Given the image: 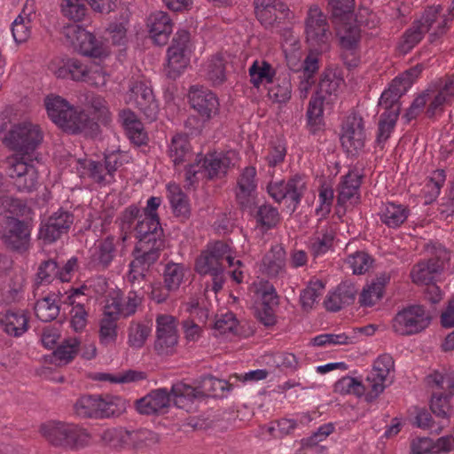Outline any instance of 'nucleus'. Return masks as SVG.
<instances>
[{
    "mask_svg": "<svg viewBox=\"0 0 454 454\" xmlns=\"http://www.w3.org/2000/svg\"><path fill=\"white\" fill-rule=\"evenodd\" d=\"M143 296L135 291L129 292L123 303H121L117 299H113L112 302L107 304L108 306L116 307L120 310V315H123L125 317L134 315L141 305Z\"/></svg>",
    "mask_w": 454,
    "mask_h": 454,
    "instance_id": "052dcab7",
    "label": "nucleus"
},
{
    "mask_svg": "<svg viewBox=\"0 0 454 454\" xmlns=\"http://www.w3.org/2000/svg\"><path fill=\"white\" fill-rule=\"evenodd\" d=\"M127 429L124 427L106 428L99 434V443L115 451L127 450Z\"/></svg>",
    "mask_w": 454,
    "mask_h": 454,
    "instance_id": "a19ab883",
    "label": "nucleus"
},
{
    "mask_svg": "<svg viewBox=\"0 0 454 454\" xmlns=\"http://www.w3.org/2000/svg\"><path fill=\"white\" fill-rule=\"evenodd\" d=\"M364 121L360 115L351 114L341 123L340 139L348 153L356 154L365 145Z\"/></svg>",
    "mask_w": 454,
    "mask_h": 454,
    "instance_id": "ddd939ff",
    "label": "nucleus"
},
{
    "mask_svg": "<svg viewBox=\"0 0 454 454\" xmlns=\"http://www.w3.org/2000/svg\"><path fill=\"white\" fill-rule=\"evenodd\" d=\"M176 319L168 314L156 317V339L154 350L160 356H170L176 352L178 344Z\"/></svg>",
    "mask_w": 454,
    "mask_h": 454,
    "instance_id": "f8f14e48",
    "label": "nucleus"
},
{
    "mask_svg": "<svg viewBox=\"0 0 454 454\" xmlns=\"http://www.w3.org/2000/svg\"><path fill=\"white\" fill-rule=\"evenodd\" d=\"M356 289L352 283H340L334 292L329 294L325 301L327 310L338 311L345 305H348L355 300Z\"/></svg>",
    "mask_w": 454,
    "mask_h": 454,
    "instance_id": "2f4dec72",
    "label": "nucleus"
},
{
    "mask_svg": "<svg viewBox=\"0 0 454 454\" xmlns=\"http://www.w3.org/2000/svg\"><path fill=\"white\" fill-rule=\"evenodd\" d=\"M255 14L266 28L278 27L290 14L288 6L279 0H254Z\"/></svg>",
    "mask_w": 454,
    "mask_h": 454,
    "instance_id": "a211bd4d",
    "label": "nucleus"
},
{
    "mask_svg": "<svg viewBox=\"0 0 454 454\" xmlns=\"http://www.w3.org/2000/svg\"><path fill=\"white\" fill-rule=\"evenodd\" d=\"M394 368V360L388 354H383L374 361L371 370V400L392 383Z\"/></svg>",
    "mask_w": 454,
    "mask_h": 454,
    "instance_id": "6ab92c4d",
    "label": "nucleus"
},
{
    "mask_svg": "<svg viewBox=\"0 0 454 454\" xmlns=\"http://www.w3.org/2000/svg\"><path fill=\"white\" fill-rule=\"evenodd\" d=\"M30 13H25V10L20 13L12 24V33L14 41L17 43L26 42L30 36L31 28Z\"/></svg>",
    "mask_w": 454,
    "mask_h": 454,
    "instance_id": "6e6d98bb",
    "label": "nucleus"
},
{
    "mask_svg": "<svg viewBox=\"0 0 454 454\" xmlns=\"http://www.w3.org/2000/svg\"><path fill=\"white\" fill-rule=\"evenodd\" d=\"M319 98L312 97L307 109V124L310 133L317 134L324 127L323 104Z\"/></svg>",
    "mask_w": 454,
    "mask_h": 454,
    "instance_id": "c03bdc74",
    "label": "nucleus"
},
{
    "mask_svg": "<svg viewBox=\"0 0 454 454\" xmlns=\"http://www.w3.org/2000/svg\"><path fill=\"white\" fill-rule=\"evenodd\" d=\"M74 412L82 419H100V395H85L80 396L73 405Z\"/></svg>",
    "mask_w": 454,
    "mask_h": 454,
    "instance_id": "e433bc0d",
    "label": "nucleus"
},
{
    "mask_svg": "<svg viewBox=\"0 0 454 454\" xmlns=\"http://www.w3.org/2000/svg\"><path fill=\"white\" fill-rule=\"evenodd\" d=\"M450 260L449 252L442 247L435 248L434 254L431 258L420 261L416 263L411 271V277L414 283L419 285H428L434 280Z\"/></svg>",
    "mask_w": 454,
    "mask_h": 454,
    "instance_id": "2eb2a0df",
    "label": "nucleus"
},
{
    "mask_svg": "<svg viewBox=\"0 0 454 454\" xmlns=\"http://www.w3.org/2000/svg\"><path fill=\"white\" fill-rule=\"evenodd\" d=\"M114 238L107 237L98 242L91 252L90 265L97 270H106L114 258Z\"/></svg>",
    "mask_w": 454,
    "mask_h": 454,
    "instance_id": "473e14b6",
    "label": "nucleus"
},
{
    "mask_svg": "<svg viewBox=\"0 0 454 454\" xmlns=\"http://www.w3.org/2000/svg\"><path fill=\"white\" fill-rule=\"evenodd\" d=\"M189 64L186 51L169 47L168 50V67L171 76L178 75Z\"/></svg>",
    "mask_w": 454,
    "mask_h": 454,
    "instance_id": "680f3d73",
    "label": "nucleus"
},
{
    "mask_svg": "<svg viewBox=\"0 0 454 454\" xmlns=\"http://www.w3.org/2000/svg\"><path fill=\"white\" fill-rule=\"evenodd\" d=\"M286 200H290L295 207L300 203L301 197L306 190V183L301 176H295L290 178L286 183Z\"/></svg>",
    "mask_w": 454,
    "mask_h": 454,
    "instance_id": "774afa93",
    "label": "nucleus"
},
{
    "mask_svg": "<svg viewBox=\"0 0 454 454\" xmlns=\"http://www.w3.org/2000/svg\"><path fill=\"white\" fill-rule=\"evenodd\" d=\"M256 188V169L252 166L246 167L238 177L236 189V200L242 209L252 210L255 204Z\"/></svg>",
    "mask_w": 454,
    "mask_h": 454,
    "instance_id": "aec40b11",
    "label": "nucleus"
},
{
    "mask_svg": "<svg viewBox=\"0 0 454 454\" xmlns=\"http://www.w3.org/2000/svg\"><path fill=\"white\" fill-rule=\"evenodd\" d=\"M79 341L75 338L65 340L53 352V356L59 364L70 362L78 352Z\"/></svg>",
    "mask_w": 454,
    "mask_h": 454,
    "instance_id": "0e129e2a",
    "label": "nucleus"
},
{
    "mask_svg": "<svg viewBox=\"0 0 454 454\" xmlns=\"http://www.w3.org/2000/svg\"><path fill=\"white\" fill-rule=\"evenodd\" d=\"M227 243L223 241H215L208 244L207 248L201 252L195 262V270L203 277L209 276L210 281H205V293L209 288L217 294L223 289L225 282L224 266L223 264V256L226 255Z\"/></svg>",
    "mask_w": 454,
    "mask_h": 454,
    "instance_id": "39448f33",
    "label": "nucleus"
},
{
    "mask_svg": "<svg viewBox=\"0 0 454 454\" xmlns=\"http://www.w3.org/2000/svg\"><path fill=\"white\" fill-rule=\"evenodd\" d=\"M126 401L120 396L100 395V419L118 417L126 411Z\"/></svg>",
    "mask_w": 454,
    "mask_h": 454,
    "instance_id": "de8ad7c7",
    "label": "nucleus"
},
{
    "mask_svg": "<svg viewBox=\"0 0 454 454\" xmlns=\"http://www.w3.org/2000/svg\"><path fill=\"white\" fill-rule=\"evenodd\" d=\"M428 106L426 115L432 119L437 114H442L444 106L451 103L454 98V76H447L432 82L427 89Z\"/></svg>",
    "mask_w": 454,
    "mask_h": 454,
    "instance_id": "9b49d317",
    "label": "nucleus"
},
{
    "mask_svg": "<svg viewBox=\"0 0 454 454\" xmlns=\"http://www.w3.org/2000/svg\"><path fill=\"white\" fill-rule=\"evenodd\" d=\"M332 19L336 27L340 46L346 50L355 49L359 43L361 35L354 15Z\"/></svg>",
    "mask_w": 454,
    "mask_h": 454,
    "instance_id": "b1692460",
    "label": "nucleus"
},
{
    "mask_svg": "<svg viewBox=\"0 0 454 454\" xmlns=\"http://www.w3.org/2000/svg\"><path fill=\"white\" fill-rule=\"evenodd\" d=\"M127 450H140L147 446L149 442L158 441L157 435L146 429L128 430L127 429Z\"/></svg>",
    "mask_w": 454,
    "mask_h": 454,
    "instance_id": "864d4df0",
    "label": "nucleus"
},
{
    "mask_svg": "<svg viewBox=\"0 0 454 454\" xmlns=\"http://www.w3.org/2000/svg\"><path fill=\"white\" fill-rule=\"evenodd\" d=\"M185 267L181 263L168 262L163 270V282L168 290L177 291L184 280Z\"/></svg>",
    "mask_w": 454,
    "mask_h": 454,
    "instance_id": "603ef678",
    "label": "nucleus"
},
{
    "mask_svg": "<svg viewBox=\"0 0 454 454\" xmlns=\"http://www.w3.org/2000/svg\"><path fill=\"white\" fill-rule=\"evenodd\" d=\"M89 70L90 65L78 59H68L53 73L58 78L70 77L76 82H84Z\"/></svg>",
    "mask_w": 454,
    "mask_h": 454,
    "instance_id": "c9c22d12",
    "label": "nucleus"
},
{
    "mask_svg": "<svg viewBox=\"0 0 454 454\" xmlns=\"http://www.w3.org/2000/svg\"><path fill=\"white\" fill-rule=\"evenodd\" d=\"M453 394L450 392H434L430 401V409L438 418L444 419L442 424L449 425L450 418L453 415L454 410L450 404V399Z\"/></svg>",
    "mask_w": 454,
    "mask_h": 454,
    "instance_id": "ea45409f",
    "label": "nucleus"
},
{
    "mask_svg": "<svg viewBox=\"0 0 454 454\" xmlns=\"http://www.w3.org/2000/svg\"><path fill=\"white\" fill-rule=\"evenodd\" d=\"M33 156L12 155L7 158L8 176L20 192H31L38 185V171Z\"/></svg>",
    "mask_w": 454,
    "mask_h": 454,
    "instance_id": "6e6552de",
    "label": "nucleus"
},
{
    "mask_svg": "<svg viewBox=\"0 0 454 454\" xmlns=\"http://www.w3.org/2000/svg\"><path fill=\"white\" fill-rule=\"evenodd\" d=\"M325 284L319 279L311 280L308 286L301 292L300 300L304 309H312L319 296L322 295Z\"/></svg>",
    "mask_w": 454,
    "mask_h": 454,
    "instance_id": "bf43d9fd",
    "label": "nucleus"
},
{
    "mask_svg": "<svg viewBox=\"0 0 454 454\" xmlns=\"http://www.w3.org/2000/svg\"><path fill=\"white\" fill-rule=\"evenodd\" d=\"M430 317L422 306H410L398 312L394 319V330L401 335L417 333L426 329Z\"/></svg>",
    "mask_w": 454,
    "mask_h": 454,
    "instance_id": "4468645a",
    "label": "nucleus"
},
{
    "mask_svg": "<svg viewBox=\"0 0 454 454\" xmlns=\"http://www.w3.org/2000/svg\"><path fill=\"white\" fill-rule=\"evenodd\" d=\"M191 107L205 123L219 114V100L215 93L204 87L192 86L188 94Z\"/></svg>",
    "mask_w": 454,
    "mask_h": 454,
    "instance_id": "dca6fc26",
    "label": "nucleus"
},
{
    "mask_svg": "<svg viewBox=\"0 0 454 454\" xmlns=\"http://www.w3.org/2000/svg\"><path fill=\"white\" fill-rule=\"evenodd\" d=\"M397 118L398 115H395V113L381 114L376 139L378 145L385 143V141L389 137L390 133L394 129Z\"/></svg>",
    "mask_w": 454,
    "mask_h": 454,
    "instance_id": "338daca9",
    "label": "nucleus"
},
{
    "mask_svg": "<svg viewBox=\"0 0 454 454\" xmlns=\"http://www.w3.org/2000/svg\"><path fill=\"white\" fill-rule=\"evenodd\" d=\"M307 40L320 51H326L332 38L325 16L317 5H311L305 21Z\"/></svg>",
    "mask_w": 454,
    "mask_h": 454,
    "instance_id": "1a4fd4ad",
    "label": "nucleus"
},
{
    "mask_svg": "<svg viewBox=\"0 0 454 454\" xmlns=\"http://www.w3.org/2000/svg\"><path fill=\"white\" fill-rule=\"evenodd\" d=\"M152 332L148 324L131 322L128 328V344L130 348L138 349L145 346Z\"/></svg>",
    "mask_w": 454,
    "mask_h": 454,
    "instance_id": "49530a36",
    "label": "nucleus"
},
{
    "mask_svg": "<svg viewBox=\"0 0 454 454\" xmlns=\"http://www.w3.org/2000/svg\"><path fill=\"white\" fill-rule=\"evenodd\" d=\"M119 121L132 144L141 146L147 143V133L144 129L143 123L134 112L128 108L121 110L119 112Z\"/></svg>",
    "mask_w": 454,
    "mask_h": 454,
    "instance_id": "cd10ccee",
    "label": "nucleus"
},
{
    "mask_svg": "<svg viewBox=\"0 0 454 454\" xmlns=\"http://www.w3.org/2000/svg\"><path fill=\"white\" fill-rule=\"evenodd\" d=\"M65 34L73 46L82 55L99 58L105 54L102 43L93 34L78 25L66 27Z\"/></svg>",
    "mask_w": 454,
    "mask_h": 454,
    "instance_id": "f3484780",
    "label": "nucleus"
},
{
    "mask_svg": "<svg viewBox=\"0 0 454 454\" xmlns=\"http://www.w3.org/2000/svg\"><path fill=\"white\" fill-rule=\"evenodd\" d=\"M207 76L215 84H220L225 80V65L222 56L215 55L206 66Z\"/></svg>",
    "mask_w": 454,
    "mask_h": 454,
    "instance_id": "e2e57ef3",
    "label": "nucleus"
},
{
    "mask_svg": "<svg viewBox=\"0 0 454 454\" xmlns=\"http://www.w3.org/2000/svg\"><path fill=\"white\" fill-rule=\"evenodd\" d=\"M286 251L280 245H275L262 259V270L270 277H278L285 272Z\"/></svg>",
    "mask_w": 454,
    "mask_h": 454,
    "instance_id": "72a5a7b5",
    "label": "nucleus"
},
{
    "mask_svg": "<svg viewBox=\"0 0 454 454\" xmlns=\"http://www.w3.org/2000/svg\"><path fill=\"white\" fill-rule=\"evenodd\" d=\"M197 396L196 389L182 382L174 384L170 392L166 388L151 391L145 396L136 401L137 411L145 415L165 412L173 399L177 404V398L192 400Z\"/></svg>",
    "mask_w": 454,
    "mask_h": 454,
    "instance_id": "423d86ee",
    "label": "nucleus"
},
{
    "mask_svg": "<svg viewBox=\"0 0 454 454\" xmlns=\"http://www.w3.org/2000/svg\"><path fill=\"white\" fill-rule=\"evenodd\" d=\"M343 81L332 70H325L321 74L318 88L314 97L319 98L326 104H332L337 98Z\"/></svg>",
    "mask_w": 454,
    "mask_h": 454,
    "instance_id": "7c9ffc66",
    "label": "nucleus"
},
{
    "mask_svg": "<svg viewBox=\"0 0 454 454\" xmlns=\"http://www.w3.org/2000/svg\"><path fill=\"white\" fill-rule=\"evenodd\" d=\"M35 313L43 322L54 320L59 313V307L56 302L55 295L44 297L35 305Z\"/></svg>",
    "mask_w": 454,
    "mask_h": 454,
    "instance_id": "8fccbe9b",
    "label": "nucleus"
},
{
    "mask_svg": "<svg viewBox=\"0 0 454 454\" xmlns=\"http://www.w3.org/2000/svg\"><path fill=\"white\" fill-rule=\"evenodd\" d=\"M119 121L132 144L141 146L147 143V133L144 129L143 123L134 112L128 108L121 110L119 112Z\"/></svg>",
    "mask_w": 454,
    "mask_h": 454,
    "instance_id": "bb28decb",
    "label": "nucleus"
},
{
    "mask_svg": "<svg viewBox=\"0 0 454 454\" xmlns=\"http://www.w3.org/2000/svg\"><path fill=\"white\" fill-rule=\"evenodd\" d=\"M78 165L77 169L81 173V176H87L97 183H110L112 181L106 174V164L103 165L90 160H79Z\"/></svg>",
    "mask_w": 454,
    "mask_h": 454,
    "instance_id": "a18cd8bd",
    "label": "nucleus"
},
{
    "mask_svg": "<svg viewBox=\"0 0 454 454\" xmlns=\"http://www.w3.org/2000/svg\"><path fill=\"white\" fill-rule=\"evenodd\" d=\"M74 222V215L62 209L52 214L39 231L40 239L47 243L56 241L63 233H66Z\"/></svg>",
    "mask_w": 454,
    "mask_h": 454,
    "instance_id": "412c9836",
    "label": "nucleus"
},
{
    "mask_svg": "<svg viewBox=\"0 0 454 454\" xmlns=\"http://www.w3.org/2000/svg\"><path fill=\"white\" fill-rule=\"evenodd\" d=\"M427 383L432 388V393H454V375L452 372H434L427 377Z\"/></svg>",
    "mask_w": 454,
    "mask_h": 454,
    "instance_id": "3c124183",
    "label": "nucleus"
},
{
    "mask_svg": "<svg viewBox=\"0 0 454 454\" xmlns=\"http://www.w3.org/2000/svg\"><path fill=\"white\" fill-rule=\"evenodd\" d=\"M168 199L176 216L187 217L190 209L186 195L182 192L181 188L176 184L168 185Z\"/></svg>",
    "mask_w": 454,
    "mask_h": 454,
    "instance_id": "09e8293b",
    "label": "nucleus"
},
{
    "mask_svg": "<svg viewBox=\"0 0 454 454\" xmlns=\"http://www.w3.org/2000/svg\"><path fill=\"white\" fill-rule=\"evenodd\" d=\"M1 239L4 245L12 250H25L29 240V231L24 222L12 218L7 222Z\"/></svg>",
    "mask_w": 454,
    "mask_h": 454,
    "instance_id": "4be33fe9",
    "label": "nucleus"
},
{
    "mask_svg": "<svg viewBox=\"0 0 454 454\" xmlns=\"http://www.w3.org/2000/svg\"><path fill=\"white\" fill-rule=\"evenodd\" d=\"M125 100L128 104L134 105L149 121L157 119L159 104L152 88L142 81L132 82L127 91Z\"/></svg>",
    "mask_w": 454,
    "mask_h": 454,
    "instance_id": "9d476101",
    "label": "nucleus"
},
{
    "mask_svg": "<svg viewBox=\"0 0 454 454\" xmlns=\"http://www.w3.org/2000/svg\"><path fill=\"white\" fill-rule=\"evenodd\" d=\"M120 310L116 307L106 305L99 320L98 338L100 344L109 346L115 343L118 336L117 321Z\"/></svg>",
    "mask_w": 454,
    "mask_h": 454,
    "instance_id": "a878e982",
    "label": "nucleus"
},
{
    "mask_svg": "<svg viewBox=\"0 0 454 454\" xmlns=\"http://www.w3.org/2000/svg\"><path fill=\"white\" fill-rule=\"evenodd\" d=\"M381 221L388 227L395 228L400 226L407 219L409 209L395 203H387L380 212Z\"/></svg>",
    "mask_w": 454,
    "mask_h": 454,
    "instance_id": "37998d69",
    "label": "nucleus"
},
{
    "mask_svg": "<svg viewBox=\"0 0 454 454\" xmlns=\"http://www.w3.org/2000/svg\"><path fill=\"white\" fill-rule=\"evenodd\" d=\"M49 118L59 127L69 133L84 132L94 136L98 133L99 126L89 115L69 104L59 96L51 95L44 99Z\"/></svg>",
    "mask_w": 454,
    "mask_h": 454,
    "instance_id": "7ed1b4c3",
    "label": "nucleus"
},
{
    "mask_svg": "<svg viewBox=\"0 0 454 454\" xmlns=\"http://www.w3.org/2000/svg\"><path fill=\"white\" fill-rule=\"evenodd\" d=\"M333 235L331 231L321 230L310 239L309 248L312 255L317 257L325 254L332 247Z\"/></svg>",
    "mask_w": 454,
    "mask_h": 454,
    "instance_id": "4d7b16f0",
    "label": "nucleus"
},
{
    "mask_svg": "<svg viewBox=\"0 0 454 454\" xmlns=\"http://www.w3.org/2000/svg\"><path fill=\"white\" fill-rule=\"evenodd\" d=\"M147 27L152 39L157 45L162 46L168 43L173 28L168 13L161 11L153 12L147 20Z\"/></svg>",
    "mask_w": 454,
    "mask_h": 454,
    "instance_id": "c85d7f7f",
    "label": "nucleus"
},
{
    "mask_svg": "<svg viewBox=\"0 0 454 454\" xmlns=\"http://www.w3.org/2000/svg\"><path fill=\"white\" fill-rule=\"evenodd\" d=\"M201 168L204 176L208 179L219 177L226 174L231 160L228 157L217 153H208L201 160Z\"/></svg>",
    "mask_w": 454,
    "mask_h": 454,
    "instance_id": "f704fd0d",
    "label": "nucleus"
},
{
    "mask_svg": "<svg viewBox=\"0 0 454 454\" xmlns=\"http://www.w3.org/2000/svg\"><path fill=\"white\" fill-rule=\"evenodd\" d=\"M390 282V275L383 272L376 276V278L371 282V308L377 306L378 310L381 304L382 300L386 294V287Z\"/></svg>",
    "mask_w": 454,
    "mask_h": 454,
    "instance_id": "5fc2aeb1",
    "label": "nucleus"
},
{
    "mask_svg": "<svg viewBox=\"0 0 454 454\" xmlns=\"http://www.w3.org/2000/svg\"><path fill=\"white\" fill-rule=\"evenodd\" d=\"M0 329L12 337H20L28 329V317L22 309H7L0 313Z\"/></svg>",
    "mask_w": 454,
    "mask_h": 454,
    "instance_id": "393cba45",
    "label": "nucleus"
},
{
    "mask_svg": "<svg viewBox=\"0 0 454 454\" xmlns=\"http://www.w3.org/2000/svg\"><path fill=\"white\" fill-rule=\"evenodd\" d=\"M134 231L137 242L127 276L131 283L145 279L150 268L159 260L165 247L163 230L160 219L155 216L139 219Z\"/></svg>",
    "mask_w": 454,
    "mask_h": 454,
    "instance_id": "f257e3e1",
    "label": "nucleus"
},
{
    "mask_svg": "<svg viewBox=\"0 0 454 454\" xmlns=\"http://www.w3.org/2000/svg\"><path fill=\"white\" fill-rule=\"evenodd\" d=\"M361 178L362 176L356 171H351L344 176L343 181L339 185L337 196V205L339 207H345L348 204L352 205L357 202Z\"/></svg>",
    "mask_w": 454,
    "mask_h": 454,
    "instance_id": "c756f323",
    "label": "nucleus"
},
{
    "mask_svg": "<svg viewBox=\"0 0 454 454\" xmlns=\"http://www.w3.org/2000/svg\"><path fill=\"white\" fill-rule=\"evenodd\" d=\"M270 83L268 96L271 100L280 104L290 100L293 90L289 74H280Z\"/></svg>",
    "mask_w": 454,
    "mask_h": 454,
    "instance_id": "58836bf2",
    "label": "nucleus"
},
{
    "mask_svg": "<svg viewBox=\"0 0 454 454\" xmlns=\"http://www.w3.org/2000/svg\"><path fill=\"white\" fill-rule=\"evenodd\" d=\"M168 154L176 166L188 160L192 155L188 137L183 134L175 135L171 139Z\"/></svg>",
    "mask_w": 454,
    "mask_h": 454,
    "instance_id": "79ce46f5",
    "label": "nucleus"
},
{
    "mask_svg": "<svg viewBox=\"0 0 454 454\" xmlns=\"http://www.w3.org/2000/svg\"><path fill=\"white\" fill-rule=\"evenodd\" d=\"M410 82L404 77H395L387 90H385L380 98L379 106L385 109L383 114L399 115L401 106L400 98L406 92Z\"/></svg>",
    "mask_w": 454,
    "mask_h": 454,
    "instance_id": "5701e85b",
    "label": "nucleus"
},
{
    "mask_svg": "<svg viewBox=\"0 0 454 454\" xmlns=\"http://www.w3.org/2000/svg\"><path fill=\"white\" fill-rule=\"evenodd\" d=\"M43 141V132L38 125L29 121L15 124L12 127L4 142L15 155L33 156L35 150Z\"/></svg>",
    "mask_w": 454,
    "mask_h": 454,
    "instance_id": "0eeeda50",
    "label": "nucleus"
},
{
    "mask_svg": "<svg viewBox=\"0 0 454 454\" xmlns=\"http://www.w3.org/2000/svg\"><path fill=\"white\" fill-rule=\"evenodd\" d=\"M451 20L449 14L442 13L441 5L427 6L419 19L404 31L398 43L400 53L407 54L418 45L430 30L429 39L435 41L447 31V25Z\"/></svg>",
    "mask_w": 454,
    "mask_h": 454,
    "instance_id": "f03ea898",
    "label": "nucleus"
},
{
    "mask_svg": "<svg viewBox=\"0 0 454 454\" xmlns=\"http://www.w3.org/2000/svg\"><path fill=\"white\" fill-rule=\"evenodd\" d=\"M250 82L254 87L259 88L262 84L272 82L276 70L271 64L265 60H254L248 69Z\"/></svg>",
    "mask_w": 454,
    "mask_h": 454,
    "instance_id": "4c0bfd02",
    "label": "nucleus"
},
{
    "mask_svg": "<svg viewBox=\"0 0 454 454\" xmlns=\"http://www.w3.org/2000/svg\"><path fill=\"white\" fill-rule=\"evenodd\" d=\"M414 424L422 429H427L432 434H439L446 427V424L435 423L428 411L426 409H416Z\"/></svg>",
    "mask_w": 454,
    "mask_h": 454,
    "instance_id": "69168bd1",
    "label": "nucleus"
},
{
    "mask_svg": "<svg viewBox=\"0 0 454 454\" xmlns=\"http://www.w3.org/2000/svg\"><path fill=\"white\" fill-rule=\"evenodd\" d=\"M365 390L366 387L362 381L353 377H342L334 384V392L341 395L352 394L361 397Z\"/></svg>",
    "mask_w": 454,
    "mask_h": 454,
    "instance_id": "13d9d810",
    "label": "nucleus"
},
{
    "mask_svg": "<svg viewBox=\"0 0 454 454\" xmlns=\"http://www.w3.org/2000/svg\"><path fill=\"white\" fill-rule=\"evenodd\" d=\"M39 432L51 446L67 450L88 447L91 434L82 426L60 420H50L40 426Z\"/></svg>",
    "mask_w": 454,
    "mask_h": 454,
    "instance_id": "20e7f679",
    "label": "nucleus"
}]
</instances>
